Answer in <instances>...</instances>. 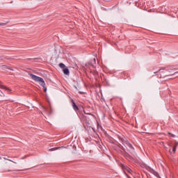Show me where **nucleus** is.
<instances>
[{
    "instance_id": "nucleus-6",
    "label": "nucleus",
    "mask_w": 178,
    "mask_h": 178,
    "mask_svg": "<svg viewBox=\"0 0 178 178\" xmlns=\"http://www.w3.org/2000/svg\"><path fill=\"white\" fill-rule=\"evenodd\" d=\"M0 88H1V90H5V91H7V92H10V91H12V90H10L9 88L6 87V86H3L2 84V82L0 81Z\"/></svg>"
},
{
    "instance_id": "nucleus-21",
    "label": "nucleus",
    "mask_w": 178,
    "mask_h": 178,
    "mask_svg": "<svg viewBox=\"0 0 178 178\" xmlns=\"http://www.w3.org/2000/svg\"><path fill=\"white\" fill-rule=\"evenodd\" d=\"M175 73H178V72H175Z\"/></svg>"
},
{
    "instance_id": "nucleus-12",
    "label": "nucleus",
    "mask_w": 178,
    "mask_h": 178,
    "mask_svg": "<svg viewBox=\"0 0 178 178\" xmlns=\"http://www.w3.org/2000/svg\"><path fill=\"white\" fill-rule=\"evenodd\" d=\"M60 148H61V147H54V148L49 149V152L56 151V149H60Z\"/></svg>"
},
{
    "instance_id": "nucleus-2",
    "label": "nucleus",
    "mask_w": 178,
    "mask_h": 178,
    "mask_svg": "<svg viewBox=\"0 0 178 178\" xmlns=\"http://www.w3.org/2000/svg\"><path fill=\"white\" fill-rule=\"evenodd\" d=\"M172 70H176L173 66L166 67L164 69H160L159 70V73H165V72H169L170 73L172 72Z\"/></svg>"
},
{
    "instance_id": "nucleus-8",
    "label": "nucleus",
    "mask_w": 178,
    "mask_h": 178,
    "mask_svg": "<svg viewBox=\"0 0 178 178\" xmlns=\"http://www.w3.org/2000/svg\"><path fill=\"white\" fill-rule=\"evenodd\" d=\"M122 170H126V172H128V173H131V172H133V170H131V169H130V168L126 166V165H122Z\"/></svg>"
},
{
    "instance_id": "nucleus-11",
    "label": "nucleus",
    "mask_w": 178,
    "mask_h": 178,
    "mask_svg": "<svg viewBox=\"0 0 178 178\" xmlns=\"http://www.w3.org/2000/svg\"><path fill=\"white\" fill-rule=\"evenodd\" d=\"M59 67L61 68V69H65L66 67V65H65V64H63V63H60L59 64Z\"/></svg>"
},
{
    "instance_id": "nucleus-4",
    "label": "nucleus",
    "mask_w": 178,
    "mask_h": 178,
    "mask_svg": "<svg viewBox=\"0 0 178 178\" xmlns=\"http://www.w3.org/2000/svg\"><path fill=\"white\" fill-rule=\"evenodd\" d=\"M120 140H121V141H122V144H123L124 145H127V146L129 147V148H130L131 149L134 150V147H133L132 145H131V143H129V140H124V138H121Z\"/></svg>"
},
{
    "instance_id": "nucleus-3",
    "label": "nucleus",
    "mask_w": 178,
    "mask_h": 178,
    "mask_svg": "<svg viewBox=\"0 0 178 178\" xmlns=\"http://www.w3.org/2000/svg\"><path fill=\"white\" fill-rule=\"evenodd\" d=\"M147 171L149 172V173H152V175H154V176H155L157 178H161V176H159V173H158V172L155 171L154 169H152L150 167H147Z\"/></svg>"
},
{
    "instance_id": "nucleus-10",
    "label": "nucleus",
    "mask_w": 178,
    "mask_h": 178,
    "mask_svg": "<svg viewBox=\"0 0 178 178\" xmlns=\"http://www.w3.org/2000/svg\"><path fill=\"white\" fill-rule=\"evenodd\" d=\"M79 118H80L81 120H86V115H84V114H80Z\"/></svg>"
},
{
    "instance_id": "nucleus-18",
    "label": "nucleus",
    "mask_w": 178,
    "mask_h": 178,
    "mask_svg": "<svg viewBox=\"0 0 178 178\" xmlns=\"http://www.w3.org/2000/svg\"><path fill=\"white\" fill-rule=\"evenodd\" d=\"M95 74H98V73L97 72H95Z\"/></svg>"
},
{
    "instance_id": "nucleus-7",
    "label": "nucleus",
    "mask_w": 178,
    "mask_h": 178,
    "mask_svg": "<svg viewBox=\"0 0 178 178\" xmlns=\"http://www.w3.org/2000/svg\"><path fill=\"white\" fill-rule=\"evenodd\" d=\"M71 102L72 103V108H73L74 111H75V112H77V111H79V106H77V105H76L74 100L72 99Z\"/></svg>"
},
{
    "instance_id": "nucleus-13",
    "label": "nucleus",
    "mask_w": 178,
    "mask_h": 178,
    "mask_svg": "<svg viewBox=\"0 0 178 178\" xmlns=\"http://www.w3.org/2000/svg\"><path fill=\"white\" fill-rule=\"evenodd\" d=\"M118 147L119 148H120V149H122V151H124V147L122 145L120 144Z\"/></svg>"
},
{
    "instance_id": "nucleus-22",
    "label": "nucleus",
    "mask_w": 178,
    "mask_h": 178,
    "mask_svg": "<svg viewBox=\"0 0 178 178\" xmlns=\"http://www.w3.org/2000/svg\"><path fill=\"white\" fill-rule=\"evenodd\" d=\"M165 76H169V75H165Z\"/></svg>"
},
{
    "instance_id": "nucleus-9",
    "label": "nucleus",
    "mask_w": 178,
    "mask_h": 178,
    "mask_svg": "<svg viewBox=\"0 0 178 178\" xmlns=\"http://www.w3.org/2000/svg\"><path fill=\"white\" fill-rule=\"evenodd\" d=\"M63 72L64 74H66L67 76H69V74H70V72L69 71V68L67 67L63 68Z\"/></svg>"
},
{
    "instance_id": "nucleus-16",
    "label": "nucleus",
    "mask_w": 178,
    "mask_h": 178,
    "mask_svg": "<svg viewBox=\"0 0 178 178\" xmlns=\"http://www.w3.org/2000/svg\"><path fill=\"white\" fill-rule=\"evenodd\" d=\"M3 159H5L6 161H10V162H12V160L8 159H6V157H4Z\"/></svg>"
},
{
    "instance_id": "nucleus-5",
    "label": "nucleus",
    "mask_w": 178,
    "mask_h": 178,
    "mask_svg": "<svg viewBox=\"0 0 178 178\" xmlns=\"http://www.w3.org/2000/svg\"><path fill=\"white\" fill-rule=\"evenodd\" d=\"M177 145H178V143H172V144H171L170 145V147H171V148H172V149H170V150H169V152L170 153V154H172V152H173V154H175V152H176V148H177Z\"/></svg>"
},
{
    "instance_id": "nucleus-14",
    "label": "nucleus",
    "mask_w": 178,
    "mask_h": 178,
    "mask_svg": "<svg viewBox=\"0 0 178 178\" xmlns=\"http://www.w3.org/2000/svg\"><path fill=\"white\" fill-rule=\"evenodd\" d=\"M43 111H44V112H45L46 113H48V109H47V108L43 107Z\"/></svg>"
},
{
    "instance_id": "nucleus-19",
    "label": "nucleus",
    "mask_w": 178,
    "mask_h": 178,
    "mask_svg": "<svg viewBox=\"0 0 178 178\" xmlns=\"http://www.w3.org/2000/svg\"><path fill=\"white\" fill-rule=\"evenodd\" d=\"M94 60V62H95V58H94V60Z\"/></svg>"
},
{
    "instance_id": "nucleus-17",
    "label": "nucleus",
    "mask_w": 178,
    "mask_h": 178,
    "mask_svg": "<svg viewBox=\"0 0 178 178\" xmlns=\"http://www.w3.org/2000/svg\"><path fill=\"white\" fill-rule=\"evenodd\" d=\"M84 113H85L86 115H91V113H86V111H84Z\"/></svg>"
},
{
    "instance_id": "nucleus-20",
    "label": "nucleus",
    "mask_w": 178,
    "mask_h": 178,
    "mask_svg": "<svg viewBox=\"0 0 178 178\" xmlns=\"http://www.w3.org/2000/svg\"><path fill=\"white\" fill-rule=\"evenodd\" d=\"M0 159H2V157L0 156Z\"/></svg>"
},
{
    "instance_id": "nucleus-1",
    "label": "nucleus",
    "mask_w": 178,
    "mask_h": 178,
    "mask_svg": "<svg viewBox=\"0 0 178 178\" xmlns=\"http://www.w3.org/2000/svg\"><path fill=\"white\" fill-rule=\"evenodd\" d=\"M30 76L32 80H34V81L39 83V84H40V86L43 87L44 92H47V87H45L46 84L45 81H44V79L38 76L37 75H34L33 74H30Z\"/></svg>"
},
{
    "instance_id": "nucleus-15",
    "label": "nucleus",
    "mask_w": 178,
    "mask_h": 178,
    "mask_svg": "<svg viewBox=\"0 0 178 178\" xmlns=\"http://www.w3.org/2000/svg\"><path fill=\"white\" fill-rule=\"evenodd\" d=\"M0 26H6V23H0Z\"/></svg>"
}]
</instances>
